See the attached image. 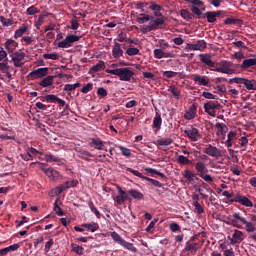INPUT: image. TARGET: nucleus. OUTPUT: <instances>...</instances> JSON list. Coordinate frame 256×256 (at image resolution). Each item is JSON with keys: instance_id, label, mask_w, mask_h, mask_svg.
I'll return each mask as SVG.
<instances>
[{"instance_id": "c85d7f7f", "label": "nucleus", "mask_w": 256, "mask_h": 256, "mask_svg": "<svg viewBox=\"0 0 256 256\" xmlns=\"http://www.w3.org/2000/svg\"><path fill=\"white\" fill-rule=\"evenodd\" d=\"M163 124V119L161 118V114L156 113L154 119H153V124H152V128L156 129L157 131H159V129H161V125Z\"/></svg>"}, {"instance_id": "8fccbe9b", "label": "nucleus", "mask_w": 256, "mask_h": 256, "mask_svg": "<svg viewBox=\"0 0 256 256\" xmlns=\"http://www.w3.org/2000/svg\"><path fill=\"white\" fill-rule=\"evenodd\" d=\"M89 207L91 212L94 213L97 219H101V212H99V210L97 209V207H95V204H93V202L89 203Z\"/></svg>"}, {"instance_id": "13d9d810", "label": "nucleus", "mask_w": 256, "mask_h": 256, "mask_svg": "<svg viewBox=\"0 0 256 256\" xmlns=\"http://www.w3.org/2000/svg\"><path fill=\"white\" fill-rule=\"evenodd\" d=\"M244 225L246 226V231L248 233H253L254 231H256V227H255V225L253 223L248 222L246 220V222H244Z\"/></svg>"}, {"instance_id": "b1692460", "label": "nucleus", "mask_w": 256, "mask_h": 256, "mask_svg": "<svg viewBox=\"0 0 256 256\" xmlns=\"http://www.w3.org/2000/svg\"><path fill=\"white\" fill-rule=\"evenodd\" d=\"M165 23V19L163 18H156L154 20V23L146 26V28H144L145 31L150 32V31H155V29H157V27H159V25H163Z\"/></svg>"}, {"instance_id": "bf43d9fd", "label": "nucleus", "mask_w": 256, "mask_h": 256, "mask_svg": "<svg viewBox=\"0 0 256 256\" xmlns=\"http://www.w3.org/2000/svg\"><path fill=\"white\" fill-rule=\"evenodd\" d=\"M47 103H57L59 97L55 96V94H48L45 96Z\"/></svg>"}, {"instance_id": "dca6fc26", "label": "nucleus", "mask_w": 256, "mask_h": 256, "mask_svg": "<svg viewBox=\"0 0 256 256\" xmlns=\"http://www.w3.org/2000/svg\"><path fill=\"white\" fill-rule=\"evenodd\" d=\"M192 81L197 85H202L203 87H207L209 85V77L201 76L199 74H193L191 76Z\"/></svg>"}, {"instance_id": "4be33fe9", "label": "nucleus", "mask_w": 256, "mask_h": 256, "mask_svg": "<svg viewBox=\"0 0 256 256\" xmlns=\"http://www.w3.org/2000/svg\"><path fill=\"white\" fill-rule=\"evenodd\" d=\"M45 157V161L47 163H57V165H63V161L61 160V158H59L56 155H53L51 153H47L44 155Z\"/></svg>"}, {"instance_id": "6ab92c4d", "label": "nucleus", "mask_w": 256, "mask_h": 256, "mask_svg": "<svg viewBox=\"0 0 256 256\" xmlns=\"http://www.w3.org/2000/svg\"><path fill=\"white\" fill-rule=\"evenodd\" d=\"M199 59L204 65L212 68L215 67V62L211 60V54H199Z\"/></svg>"}, {"instance_id": "5fc2aeb1", "label": "nucleus", "mask_w": 256, "mask_h": 256, "mask_svg": "<svg viewBox=\"0 0 256 256\" xmlns=\"http://www.w3.org/2000/svg\"><path fill=\"white\" fill-rule=\"evenodd\" d=\"M126 55H129V57L139 55V48H133V47L127 48Z\"/></svg>"}, {"instance_id": "79ce46f5", "label": "nucleus", "mask_w": 256, "mask_h": 256, "mask_svg": "<svg viewBox=\"0 0 256 256\" xmlns=\"http://www.w3.org/2000/svg\"><path fill=\"white\" fill-rule=\"evenodd\" d=\"M62 185L64 186V189H66V191H67L68 189L77 187V185H79V181L78 180L66 181Z\"/></svg>"}, {"instance_id": "a19ab883", "label": "nucleus", "mask_w": 256, "mask_h": 256, "mask_svg": "<svg viewBox=\"0 0 256 256\" xmlns=\"http://www.w3.org/2000/svg\"><path fill=\"white\" fill-rule=\"evenodd\" d=\"M144 171H146L147 173H150V175H158L162 179H167V176H165V174L157 171V169L155 168H145Z\"/></svg>"}, {"instance_id": "473e14b6", "label": "nucleus", "mask_w": 256, "mask_h": 256, "mask_svg": "<svg viewBox=\"0 0 256 256\" xmlns=\"http://www.w3.org/2000/svg\"><path fill=\"white\" fill-rule=\"evenodd\" d=\"M129 195H131V197L133 199H136L137 201H142V199L145 198V195H143V193L139 192L138 190L135 189H130L128 191Z\"/></svg>"}, {"instance_id": "4d7b16f0", "label": "nucleus", "mask_w": 256, "mask_h": 256, "mask_svg": "<svg viewBox=\"0 0 256 256\" xmlns=\"http://www.w3.org/2000/svg\"><path fill=\"white\" fill-rule=\"evenodd\" d=\"M58 47L60 49H69V47H71V44L69 43V40L65 38L63 41H60L58 43Z\"/></svg>"}, {"instance_id": "7ed1b4c3", "label": "nucleus", "mask_w": 256, "mask_h": 256, "mask_svg": "<svg viewBox=\"0 0 256 256\" xmlns=\"http://www.w3.org/2000/svg\"><path fill=\"white\" fill-rule=\"evenodd\" d=\"M247 219L241 216V213H233L232 215L227 217V220L224 221L226 225H232V227H236L237 229H242L243 225H245Z\"/></svg>"}, {"instance_id": "de8ad7c7", "label": "nucleus", "mask_w": 256, "mask_h": 256, "mask_svg": "<svg viewBox=\"0 0 256 256\" xmlns=\"http://www.w3.org/2000/svg\"><path fill=\"white\" fill-rule=\"evenodd\" d=\"M102 69H105V62L103 61H100L98 64L91 67V71H93L94 73H97Z\"/></svg>"}, {"instance_id": "09e8293b", "label": "nucleus", "mask_w": 256, "mask_h": 256, "mask_svg": "<svg viewBox=\"0 0 256 256\" xmlns=\"http://www.w3.org/2000/svg\"><path fill=\"white\" fill-rule=\"evenodd\" d=\"M177 162L180 165H191V160L183 155L178 156Z\"/></svg>"}, {"instance_id": "e2e57ef3", "label": "nucleus", "mask_w": 256, "mask_h": 256, "mask_svg": "<svg viewBox=\"0 0 256 256\" xmlns=\"http://www.w3.org/2000/svg\"><path fill=\"white\" fill-rule=\"evenodd\" d=\"M97 95H98V97H100L101 99H104V97H107L108 92L106 91L105 88L100 87V88H98V90H97Z\"/></svg>"}, {"instance_id": "393cba45", "label": "nucleus", "mask_w": 256, "mask_h": 256, "mask_svg": "<svg viewBox=\"0 0 256 256\" xmlns=\"http://www.w3.org/2000/svg\"><path fill=\"white\" fill-rule=\"evenodd\" d=\"M127 171L132 173V175H135V177H139L140 179H144V181H148V183H151V185H153V181H155V179L144 176L141 172L133 170V168H128Z\"/></svg>"}, {"instance_id": "a18cd8bd", "label": "nucleus", "mask_w": 256, "mask_h": 256, "mask_svg": "<svg viewBox=\"0 0 256 256\" xmlns=\"http://www.w3.org/2000/svg\"><path fill=\"white\" fill-rule=\"evenodd\" d=\"M0 23H2L4 27H11L15 21L13 19H7L5 16H0Z\"/></svg>"}, {"instance_id": "0e129e2a", "label": "nucleus", "mask_w": 256, "mask_h": 256, "mask_svg": "<svg viewBox=\"0 0 256 256\" xmlns=\"http://www.w3.org/2000/svg\"><path fill=\"white\" fill-rule=\"evenodd\" d=\"M72 251L77 255H83L84 248L82 246H75V244H72Z\"/></svg>"}, {"instance_id": "a211bd4d", "label": "nucleus", "mask_w": 256, "mask_h": 256, "mask_svg": "<svg viewBox=\"0 0 256 256\" xmlns=\"http://www.w3.org/2000/svg\"><path fill=\"white\" fill-rule=\"evenodd\" d=\"M243 239H245L243 232H241V230H234L230 243L231 245H237L241 243Z\"/></svg>"}, {"instance_id": "c03bdc74", "label": "nucleus", "mask_w": 256, "mask_h": 256, "mask_svg": "<svg viewBox=\"0 0 256 256\" xmlns=\"http://www.w3.org/2000/svg\"><path fill=\"white\" fill-rule=\"evenodd\" d=\"M224 25H241V19L237 18H226L224 20Z\"/></svg>"}, {"instance_id": "3c124183", "label": "nucleus", "mask_w": 256, "mask_h": 256, "mask_svg": "<svg viewBox=\"0 0 256 256\" xmlns=\"http://www.w3.org/2000/svg\"><path fill=\"white\" fill-rule=\"evenodd\" d=\"M223 197H226V199L228 200V203H236L235 200V194H231L229 193V191H224L222 193Z\"/></svg>"}, {"instance_id": "0eeeda50", "label": "nucleus", "mask_w": 256, "mask_h": 256, "mask_svg": "<svg viewBox=\"0 0 256 256\" xmlns=\"http://www.w3.org/2000/svg\"><path fill=\"white\" fill-rule=\"evenodd\" d=\"M225 13L224 11L218 10V11H208L202 16L199 17V19H207L208 23H215L217 21V17H221Z\"/></svg>"}, {"instance_id": "f8f14e48", "label": "nucleus", "mask_w": 256, "mask_h": 256, "mask_svg": "<svg viewBox=\"0 0 256 256\" xmlns=\"http://www.w3.org/2000/svg\"><path fill=\"white\" fill-rule=\"evenodd\" d=\"M206 48L207 42H205V40H198L195 44L188 43L186 45V49H188L189 51H202V49Z\"/></svg>"}, {"instance_id": "7c9ffc66", "label": "nucleus", "mask_w": 256, "mask_h": 256, "mask_svg": "<svg viewBox=\"0 0 256 256\" xmlns=\"http://www.w3.org/2000/svg\"><path fill=\"white\" fill-rule=\"evenodd\" d=\"M53 79H55V76H46L39 82L40 87H51L53 85Z\"/></svg>"}, {"instance_id": "338daca9", "label": "nucleus", "mask_w": 256, "mask_h": 256, "mask_svg": "<svg viewBox=\"0 0 256 256\" xmlns=\"http://www.w3.org/2000/svg\"><path fill=\"white\" fill-rule=\"evenodd\" d=\"M89 91H93V83H88L81 89V93L87 94Z\"/></svg>"}, {"instance_id": "9b49d317", "label": "nucleus", "mask_w": 256, "mask_h": 256, "mask_svg": "<svg viewBox=\"0 0 256 256\" xmlns=\"http://www.w3.org/2000/svg\"><path fill=\"white\" fill-rule=\"evenodd\" d=\"M184 134L194 142L201 139V133H199V130L193 126L184 130Z\"/></svg>"}, {"instance_id": "680f3d73", "label": "nucleus", "mask_w": 256, "mask_h": 256, "mask_svg": "<svg viewBox=\"0 0 256 256\" xmlns=\"http://www.w3.org/2000/svg\"><path fill=\"white\" fill-rule=\"evenodd\" d=\"M119 150L121 151L124 157H131V150L129 148H126L124 146H119Z\"/></svg>"}, {"instance_id": "20e7f679", "label": "nucleus", "mask_w": 256, "mask_h": 256, "mask_svg": "<svg viewBox=\"0 0 256 256\" xmlns=\"http://www.w3.org/2000/svg\"><path fill=\"white\" fill-rule=\"evenodd\" d=\"M186 3H191L192 6H190V11L194 15H197L198 17H203V12H201V9L199 7H204L205 3L201 0H184Z\"/></svg>"}, {"instance_id": "f3484780", "label": "nucleus", "mask_w": 256, "mask_h": 256, "mask_svg": "<svg viewBox=\"0 0 256 256\" xmlns=\"http://www.w3.org/2000/svg\"><path fill=\"white\" fill-rule=\"evenodd\" d=\"M4 47L8 53H15V49L19 47V43L13 39H7L4 43Z\"/></svg>"}, {"instance_id": "58836bf2", "label": "nucleus", "mask_w": 256, "mask_h": 256, "mask_svg": "<svg viewBox=\"0 0 256 256\" xmlns=\"http://www.w3.org/2000/svg\"><path fill=\"white\" fill-rule=\"evenodd\" d=\"M173 143L171 138H161L157 140V145L159 147H169Z\"/></svg>"}, {"instance_id": "a878e982", "label": "nucleus", "mask_w": 256, "mask_h": 256, "mask_svg": "<svg viewBox=\"0 0 256 256\" xmlns=\"http://www.w3.org/2000/svg\"><path fill=\"white\" fill-rule=\"evenodd\" d=\"M255 66H256V58L245 59L240 65L241 69H251V67H255Z\"/></svg>"}, {"instance_id": "37998d69", "label": "nucleus", "mask_w": 256, "mask_h": 256, "mask_svg": "<svg viewBox=\"0 0 256 256\" xmlns=\"http://www.w3.org/2000/svg\"><path fill=\"white\" fill-rule=\"evenodd\" d=\"M216 127L218 128V131L221 133V135L225 136L227 135V131H229V128L224 123H216Z\"/></svg>"}, {"instance_id": "603ef678", "label": "nucleus", "mask_w": 256, "mask_h": 256, "mask_svg": "<svg viewBox=\"0 0 256 256\" xmlns=\"http://www.w3.org/2000/svg\"><path fill=\"white\" fill-rule=\"evenodd\" d=\"M54 211H55L56 215H58V217H63V215H65V212L63 211V209H61V207H59L57 200L54 202Z\"/></svg>"}, {"instance_id": "5701e85b", "label": "nucleus", "mask_w": 256, "mask_h": 256, "mask_svg": "<svg viewBox=\"0 0 256 256\" xmlns=\"http://www.w3.org/2000/svg\"><path fill=\"white\" fill-rule=\"evenodd\" d=\"M90 147H94L98 151H103L105 149V141L99 139V138H94L90 142Z\"/></svg>"}, {"instance_id": "ddd939ff", "label": "nucleus", "mask_w": 256, "mask_h": 256, "mask_svg": "<svg viewBox=\"0 0 256 256\" xmlns=\"http://www.w3.org/2000/svg\"><path fill=\"white\" fill-rule=\"evenodd\" d=\"M236 203H240V205H243L244 207H253V202L247 198V196H243L239 193L235 194L234 200Z\"/></svg>"}, {"instance_id": "69168bd1", "label": "nucleus", "mask_w": 256, "mask_h": 256, "mask_svg": "<svg viewBox=\"0 0 256 256\" xmlns=\"http://www.w3.org/2000/svg\"><path fill=\"white\" fill-rule=\"evenodd\" d=\"M112 239L116 241V243H119V245H121L122 241L125 240L121 237V235L117 234V232L112 233Z\"/></svg>"}, {"instance_id": "f704fd0d", "label": "nucleus", "mask_w": 256, "mask_h": 256, "mask_svg": "<svg viewBox=\"0 0 256 256\" xmlns=\"http://www.w3.org/2000/svg\"><path fill=\"white\" fill-rule=\"evenodd\" d=\"M82 227H84V229H87L88 231H91V233H95V231H98L99 229V224L95 222L85 223L82 224Z\"/></svg>"}, {"instance_id": "9d476101", "label": "nucleus", "mask_w": 256, "mask_h": 256, "mask_svg": "<svg viewBox=\"0 0 256 256\" xmlns=\"http://www.w3.org/2000/svg\"><path fill=\"white\" fill-rule=\"evenodd\" d=\"M49 75V68H38L34 71H31L29 73V77H32L33 79H43V77H47Z\"/></svg>"}, {"instance_id": "c9c22d12", "label": "nucleus", "mask_w": 256, "mask_h": 256, "mask_svg": "<svg viewBox=\"0 0 256 256\" xmlns=\"http://www.w3.org/2000/svg\"><path fill=\"white\" fill-rule=\"evenodd\" d=\"M195 115H196V109H195V105H193V106L190 107L189 110L184 114V119H186L187 121H191V119H195Z\"/></svg>"}, {"instance_id": "2f4dec72", "label": "nucleus", "mask_w": 256, "mask_h": 256, "mask_svg": "<svg viewBox=\"0 0 256 256\" xmlns=\"http://www.w3.org/2000/svg\"><path fill=\"white\" fill-rule=\"evenodd\" d=\"M184 179H187L188 183H192V181L197 177V174L195 172L185 169L184 172L182 173Z\"/></svg>"}, {"instance_id": "aec40b11", "label": "nucleus", "mask_w": 256, "mask_h": 256, "mask_svg": "<svg viewBox=\"0 0 256 256\" xmlns=\"http://www.w3.org/2000/svg\"><path fill=\"white\" fill-rule=\"evenodd\" d=\"M112 56L114 59H120V57H123V49L121 48V44L117 42L114 43L112 48Z\"/></svg>"}, {"instance_id": "bb28decb", "label": "nucleus", "mask_w": 256, "mask_h": 256, "mask_svg": "<svg viewBox=\"0 0 256 256\" xmlns=\"http://www.w3.org/2000/svg\"><path fill=\"white\" fill-rule=\"evenodd\" d=\"M78 157H79V159H83L84 161L91 162V159L89 157H93V154H91V152H89L85 149H79Z\"/></svg>"}, {"instance_id": "4c0bfd02", "label": "nucleus", "mask_w": 256, "mask_h": 256, "mask_svg": "<svg viewBox=\"0 0 256 256\" xmlns=\"http://www.w3.org/2000/svg\"><path fill=\"white\" fill-rule=\"evenodd\" d=\"M124 249L131 251L132 253H137V248L133 245V243L127 242L126 240L122 241L120 244Z\"/></svg>"}, {"instance_id": "ea45409f", "label": "nucleus", "mask_w": 256, "mask_h": 256, "mask_svg": "<svg viewBox=\"0 0 256 256\" xmlns=\"http://www.w3.org/2000/svg\"><path fill=\"white\" fill-rule=\"evenodd\" d=\"M180 15L185 21H192L193 19V14H191V12H189L187 9H182L180 11Z\"/></svg>"}, {"instance_id": "4468645a", "label": "nucleus", "mask_w": 256, "mask_h": 256, "mask_svg": "<svg viewBox=\"0 0 256 256\" xmlns=\"http://www.w3.org/2000/svg\"><path fill=\"white\" fill-rule=\"evenodd\" d=\"M219 107V102L209 101L204 104L205 113H208L210 117H215V109Z\"/></svg>"}, {"instance_id": "39448f33", "label": "nucleus", "mask_w": 256, "mask_h": 256, "mask_svg": "<svg viewBox=\"0 0 256 256\" xmlns=\"http://www.w3.org/2000/svg\"><path fill=\"white\" fill-rule=\"evenodd\" d=\"M11 60L14 63V67H23L25 65V57H27V54L25 52H14L10 54Z\"/></svg>"}, {"instance_id": "6e6d98bb", "label": "nucleus", "mask_w": 256, "mask_h": 256, "mask_svg": "<svg viewBox=\"0 0 256 256\" xmlns=\"http://www.w3.org/2000/svg\"><path fill=\"white\" fill-rule=\"evenodd\" d=\"M43 59H52V61H59V54L57 53L43 54Z\"/></svg>"}, {"instance_id": "f03ea898", "label": "nucleus", "mask_w": 256, "mask_h": 256, "mask_svg": "<svg viewBox=\"0 0 256 256\" xmlns=\"http://www.w3.org/2000/svg\"><path fill=\"white\" fill-rule=\"evenodd\" d=\"M228 83L231 85L233 83H236L237 85H240V87L243 85L248 91H256V80L255 79H246L241 77H234L228 81Z\"/></svg>"}, {"instance_id": "412c9836", "label": "nucleus", "mask_w": 256, "mask_h": 256, "mask_svg": "<svg viewBox=\"0 0 256 256\" xmlns=\"http://www.w3.org/2000/svg\"><path fill=\"white\" fill-rule=\"evenodd\" d=\"M199 249H201L200 244L191 241H187L184 248L185 251H190L191 253H197Z\"/></svg>"}, {"instance_id": "1a4fd4ad", "label": "nucleus", "mask_w": 256, "mask_h": 256, "mask_svg": "<svg viewBox=\"0 0 256 256\" xmlns=\"http://www.w3.org/2000/svg\"><path fill=\"white\" fill-rule=\"evenodd\" d=\"M203 151L206 155H209V157H215L216 159H219V157H223V154L221 153V149L211 144H208Z\"/></svg>"}, {"instance_id": "c756f323", "label": "nucleus", "mask_w": 256, "mask_h": 256, "mask_svg": "<svg viewBox=\"0 0 256 256\" xmlns=\"http://www.w3.org/2000/svg\"><path fill=\"white\" fill-rule=\"evenodd\" d=\"M195 169H196L199 177H200V175L207 173V165H205V163H203L201 161L195 163Z\"/></svg>"}, {"instance_id": "864d4df0", "label": "nucleus", "mask_w": 256, "mask_h": 256, "mask_svg": "<svg viewBox=\"0 0 256 256\" xmlns=\"http://www.w3.org/2000/svg\"><path fill=\"white\" fill-rule=\"evenodd\" d=\"M77 87H81V83H75V84H66L64 86V91H75Z\"/></svg>"}, {"instance_id": "052dcab7", "label": "nucleus", "mask_w": 256, "mask_h": 256, "mask_svg": "<svg viewBox=\"0 0 256 256\" xmlns=\"http://www.w3.org/2000/svg\"><path fill=\"white\" fill-rule=\"evenodd\" d=\"M37 13H39V9H37V7H35V5L30 6L26 10L27 15H37Z\"/></svg>"}, {"instance_id": "774afa93", "label": "nucleus", "mask_w": 256, "mask_h": 256, "mask_svg": "<svg viewBox=\"0 0 256 256\" xmlns=\"http://www.w3.org/2000/svg\"><path fill=\"white\" fill-rule=\"evenodd\" d=\"M163 49H155L154 50V57L155 59H163Z\"/></svg>"}, {"instance_id": "423d86ee", "label": "nucleus", "mask_w": 256, "mask_h": 256, "mask_svg": "<svg viewBox=\"0 0 256 256\" xmlns=\"http://www.w3.org/2000/svg\"><path fill=\"white\" fill-rule=\"evenodd\" d=\"M39 169L47 175L50 179H57V177H61V174H59V171L53 169V167H49L47 164L41 163L39 166Z\"/></svg>"}, {"instance_id": "f257e3e1", "label": "nucleus", "mask_w": 256, "mask_h": 256, "mask_svg": "<svg viewBox=\"0 0 256 256\" xmlns=\"http://www.w3.org/2000/svg\"><path fill=\"white\" fill-rule=\"evenodd\" d=\"M106 73L110 75H116L119 77L120 81H131L135 72L131 70V68L124 67V68H117V69H106Z\"/></svg>"}, {"instance_id": "72a5a7b5", "label": "nucleus", "mask_w": 256, "mask_h": 256, "mask_svg": "<svg viewBox=\"0 0 256 256\" xmlns=\"http://www.w3.org/2000/svg\"><path fill=\"white\" fill-rule=\"evenodd\" d=\"M149 9L154 11L155 17H163V13H161V5L153 3L149 6Z\"/></svg>"}, {"instance_id": "6e6552de", "label": "nucleus", "mask_w": 256, "mask_h": 256, "mask_svg": "<svg viewBox=\"0 0 256 256\" xmlns=\"http://www.w3.org/2000/svg\"><path fill=\"white\" fill-rule=\"evenodd\" d=\"M217 73H224L225 75H233L235 69L231 67V62L224 61L219 67L214 69Z\"/></svg>"}, {"instance_id": "2eb2a0df", "label": "nucleus", "mask_w": 256, "mask_h": 256, "mask_svg": "<svg viewBox=\"0 0 256 256\" xmlns=\"http://www.w3.org/2000/svg\"><path fill=\"white\" fill-rule=\"evenodd\" d=\"M118 193L119 195L116 197L117 205H123L125 201H131V198L129 197V193L124 191L121 187H118Z\"/></svg>"}, {"instance_id": "49530a36", "label": "nucleus", "mask_w": 256, "mask_h": 256, "mask_svg": "<svg viewBox=\"0 0 256 256\" xmlns=\"http://www.w3.org/2000/svg\"><path fill=\"white\" fill-rule=\"evenodd\" d=\"M66 39L68 40V43L71 45V47H73V43H77V41H79L81 37L74 34H70L66 36Z\"/></svg>"}, {"instance_id": "e433bc0d", "label": "nucleus", "mask_w": 256, "mask_h": 256, "mask_svg": "<svg viewBox=\"0 0 256 256\" xmlns=\"http://www.w3.org/2000/svg\"><path fill=\"white\" fill-rule=\"evenodd\" d=\"M169 93H172L173 97H175V99H180L181 98V90H179V88H177L175 85H171L168 88Z\"/></svg>"}, {"instance_id": "cd10ccee", "label": "nucleus", "mask_w": 256, "mask_h": 256, "mask_svg": "<svg viewBox=\"0 0 256 256\" xmlns=\"http://www.w3.org/2000/svg\"><path fill=\"white\" fill-rule=\"evenodd\" d=\"M27 31H29V26L27 24L22 25L19 29L15 31L14 39L21 38L23 35H25V33H27Z\"/></svg>"}]
</instances>
